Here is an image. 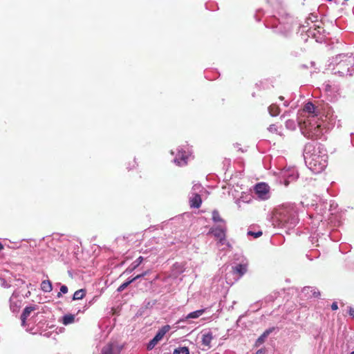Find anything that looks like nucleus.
<instances>
[{
    "mask_svg": "<svg viewBox=\"0 0 354 354\" xmlns=\"http://www.w3.org/2000/svg\"><path fill=\"white\" fill-rule=\"evenodd\" d=\"M301 114L304 117L299 122L301 133L310 139H319L326 132L323 126V118L320 111L314 104L307 102L304 106Z\"/></svg>",
    "mask_w": 354,
    "mask_h": 354,
    "instance_id": "f257e3e1",
    "label": "nucleus"
},
{
    "mask_svg": "<svg viewBox=\"0 0 354 354\" xmlns=\"http://www.w3.org/2000/svg\"><path fill=\"white\" fill-rule=\"evenodd\" d=\"M303 155L306 165L314 174L321 173L327 166L328 156L321 144L306 143Z\"/></svg>",
    "mask_w": 354,
    "mask_h": 354,
    "instance_id": "f03ea898",
    "label": "nucleus"
},
{
    "mask_svg": "<svg viewBox=\"0 0 354 354\" xmlns=\"http://www.w3.org/2000/svg\"><path fill=\"white\" fill-rule=\"evenodd\" d=\"M275 218L281 227L291 229L299 222L297 209L294 204H286L277 209Z\"/></svg>",
    "mask_w": 354,
    "mask_h": 354,
    "instance_id": "7ed1b4c3",
    "label": "nucleus"
},
{
    "mask_svg": "<svg viewBox=\"0 0 354 354\" xmlns=\"http://www.w3.org/2000/svg\"><path fill=\"white\" fill-rule=\"evenodd\" d=\"M333 71L339 76H351L354 66V57L347 54H339L333 59Z\"/></svg>",
    "mask_w": 354,
    "mask_h": 354,
    "instance_id": "20e7f679",
    "label": "nucleus"
},
{
    "mask_svg": "<svg viewBox=\"0 0 354 354\" xmlns=\"http://www.w3.org/2000/svg\"><path fill=\"white\" fill-rule=\"evenodd\" d=\"M323 118V126L327 131L328 129L333 128L336 124L340 127L339 120H337V116L334 113L332 110H328L325 115L321 113Z\"/></svg>",
    "mask_w": 354,
    "mask_h": 354,
    "instance_id": "39448f33",
    "label": "nucleus"
},
{
    "mask_svg": "<svg viewBox=\"0 0 354 354\" xmlns=\"http://www.w3.org/2000/svg\"><path fill=\"white\" fill-rule=\"evenodd\" d=\"M298 176L297 170L295 167H290L281 171V181L285 186H288L291 182L297 180Z\"/></svg>",
    "mask_w": 354,
    "mask_h": 354,
    "instance_id": "423d86ee",
    "label": "nucleus"
},
{
    "mask_svg": "<svg viewBox=\"0 0 354 354\" xmlns=\"http://www.w3.org/2000/svg\"><path fill=\"white\" fill-rule=\"evenodd\" d=\"M254 192L257 198L260 200L265 201L270 198V187L265 183H257L254 187Z\"/></svg>",
    "mask_w": 354,
    "mask_h": 354,
    "instance_id": "0eeeda50",
    "label": "nucleus"
},
{
    "mask_svg": "<svg viewBox=\"0 0 354 354\" xmlns=\"http://www.w3.org/2000/svg\"><path fill=\"white\" fill-rule=\"evenodd\" d=\"M189 156L188 151H185L182 147L178 148L173 161L176 165L184 166L187 163Z\"/></svg>",
    "mask_w": 354,
    "mask_h": 354,
    "instance_id": "6e6552de",
    "label": "nucleus"
},
{
    "mask_svg": "<svg viewBox=\"0 0 354 354\" xmlns=\"http://www.w3.org/2000/svg\"><path fill=\"white\" fill-rule=\"evenodd\" d=\"M232 274L235 275V279L238 280L242 277L248 271V263L242 262L241 263L236 264L232 268Z\"/></svg>",
    "mask_w": 354,
    "mask_h": 354,
    "instance_id": "1a4fd4ad",
    "label": "nucleus"
},
{
    "mask_svg": "<svg viewBox=\"0 0 354 354\" xmlns=\"http://www.w3.org/2000/svg\"><path fill=\"white\" fill-rule=\"evenodd\" d=\"M273 28L275 29V32L277 33L282 34L283 35H288L292 31V25L290 23H282L279 21V23L272 26Z\"/></svg>",
    "mask_w": 354,
    "mask_h": 354,
    "instance_id": "9d476101",
    "label": "nucleus"
},
{
    "mask_svg": "<svg viewBox=\"0 0 354 354\" xmlns=\"http://www.w3.org/2000/svg\"><path fill=\"white\" fill-rule=\"evenodd\" d=\"M10 309L13 313H17L21 306V301L19 299L18 295L13 292L10 298Z\"/></svg>",
    "mask_w": 354,
    "mask_h": 354,
    "instance_id": "9b49d317",
    "label": "nucleus"
},
{
    "mask_svg": "<svg viewBox=\"0 0 354 354\" xmlns=\"http://www.w3.org/2000/svg\"><path fill=\"white\" fill-rule=\"evenodd\" d=\"M216 239L225 236L227 232L226 224H218L210 229L209 231Z\"/></svg>",
    "mask_w": 354,
    "mask_h": 354,
    "instance_id": "f8f14e48",
    "label": "nucleus"
},
{
    "mask_svg": "<svg viewBox=\"0 0 354 354\" xmlns=\"http://www.w3.org/2000/svg\"><path fill=\"white\" fill-rule=\"evenodd\" d=\"M120 350L115 344L110 343L102 348L101 354H120Z\"/></svg>",
    "mask_w": 354,
    "mask_h": 354,
    "instance_id": "ddd939ff",
    "label": "nucleus"
},
{
    "mask_svg": "<svg viewBox=\"0 0 354 354\" xmlns=\"http://www.w3.org/2000/svg\"><path fill=\"white\" fill-rule=\"evenodd\" d=\"M213 334L210 330H204L202 332V344L208 348L211 347V342L213 339Z\"/></svg>",
    "mask_w": 354,
    "mask_h": 354,
    "instance_id": "4468645a",
    "label": "nucleus"
},
{
    "mask_svg": "<svg viewBox=\"0 0 354 354\" xmlns=\"http://www.w3.org/2000/svg\"><path fill=\"white\" fill-rule=\"evenodd\" d=\"M37 308L36 305L26 306L21 315V326H24L26 319L30 316V313Z\"/></svg>",
    "mask_w": 354,
    "mask_h": 354,
    "instance_id": "2eb2a0df",
    "label": "nucleus"
},
{
    "mask_svg": "<svg viewBox=\"0 0 354 354\" xmlns=\"http://www.w3.org/2000/svg\"><path fill=\"white\" fill-rule=\"evenodd\" d=\"M148 272H142V274H138L137 276H136L135 277L131 279H129L128 281L124 282L123 283H122L117 289V291L118 292H122L125 288H127V286L131 283L132 282L136 281L137 279L142 277H145V275H147Z\"/></svg>",
    "mask_w": 354,
    "mask_h": 354,
    "instance_id": "dca6fc26",
    "label": "nucleus"
},
{
    "mask_svg": "<svg viewBox=\"0 0 354 354\" xmlns=\"http://www.w3.org/2000/svg\"><path fill=\"white\" fill-rule=\"evenodd\" d=\"M204 313H205V309H200V310H195L194 312L189 313L185 317L180 319L177 323H180L181 322H185L189 319H197L199 317H201Z\"/></svg>",
    "mask_w": 354,
    "mask_h": 354,
    "instance_id": "f3484780",
    "label": "nucleus"
},
{
    "mask_svg": "<svg viewBox=\"0 0 354 354\" xmlns=\"http://www.w3.org/2000/svg\"><path fill=\"white\" fill-rule=\"evenodd\" d=\"M189 203L191 207L199 208L202 203L201 194L189 195Z\"/></svg>",
    "mask_w": 354,
    "mask_h": 354,
    "instance_id": "a211bd4d",
    "label": "nucleus"
},
{
    "mask_svg": "<svg viewBox=\"0 0 354 354\" xmlns=\"http://www.w3.org/2000/svg\"><path fill=\"white\" fill-rule=\"evenodd\" d=\"M274 328H270L267 330H266L256 340L254 346L256 347L259 346L262 344L264 343L266 338L268 337V335L274 330Z\"/></svg>",
    "mask_w": 354,
    "mask_h": 354,
    "instance_id": "6ab92c4d",
    "label": "nucleus"
},
{
    "mask_svg": "<svg viewBox=\"0 0 354 354\" xmlns=\"http://www.w3.org/2000/svg\"><path fill=\"white\" fill-rule=\"evenodd\" d=\"M170 328L171 327L169 325L163 326L158 330L154 337L160 342L164 337L165 334L170 330Z\"/></svg>",
    "mask_w": 354,
    "mask_h": 354,
    "instance_id": "aec40b11",
    "label": "nucleus"
},
{
    "mask_svg": "<svg viewBox=\"0 0 354 354\" xmlns=\"http://www.w3.org/2000/svg\"><path fill=\"white\" fill-rule=\"evenodd\" d=\"M212 219L214 223L218 224H226V221L221 216L218 210L214 209L212 213Z\"/></svg>",
    "mask_w": 354,
    "mask_h": 354,
    "instance_id": "412c9836",
    "label": "nucleus"
},
{
    "mask_svg": "<svg viewBox=\"0 0 354 354\" xmlns=\"http://www.w3.org/2000/svg\"><path fill=\"white\" fill-rule=\"evenodd\" d=\"M302 292L306 295H309L314 297H317L320 295V293L316 288L312 287H304L302 290Z\"/></svg>",
    "mask_w": 354,
    "mask_h": 354,
    "instance_id": "4be33fe9",
    "label": "nucleus"
},
{
    "mask_svg": "<svg viewBox=\"0 0 354 354\" xmlns=\"http://www.w3.org/2000/svg\"><path fill=\"white\" fill-rule=\"evenodd\" d=\"M75 319V316L74 315L66 314L62 317V323L64 325L67 326L68 324L74 323Z\"/></svg>",
    "mask_w": 354,
    "mask_h": 354,
    "instance_id": "5701e85b",
    "label": "nucleus"
},
{
    "mask_svg": "<svg viewBox=\"0 0 354 354\" xmlns=\"http://www.w3.org/2000/svg\"><path fill=\"white\" fill-rule=\"evenodd\" d=\"M41 290L44 292H50L53 290L52 283L49 280H44L41 283Z\"/></svg>",
    "mask_w": 354,
    "mask_h": 354,
    "instance_id": "b1692460",
    "label": "nucleus"
},
{
    "mask_svg": "<svg viewBox=\"0 0 354 354\" xmlns=\"http://www.w3.org/2000/svg\"><path fill=\"white\" fill-rule=\"evenodd\" d=\"M204 188L200 183H194L192 186L189 195L201 194Z\"/></svg>",
    "mask_w": 354,
    "mask_h": 354,
    "instance_id": "393cba45",
    "label": "nucleus"
},
{
    "mask_svg": "<svg viewBox=\"0 0 354 354\" xmlns=\"http://www.w3.org/2000/svg\"><path fill=\"white\" fill-rule=\"evenodd\" d=\"M268 111L271 116L274 117L279 114V107L276 104H272L268 107Z\"/></svg>",
    "mask_w": 354,
    "mask_h": 354,
    "instance_id": "a878e982",
    "label": "nucleus"
},
{
    "mask_svg": "<svg viewBox=\"0 0 354 354\" xmlns=\"http://www.w3.org/2000/svg\"><path fill=\"white\" fill-rule=\"evenodd\" d=\"M217 239H218V241H217L216 245L218 247L225 246L223 249H225V248H231V245L226 239V236H222Z\"/></svg>",
    "mask_w": 354,
    "mask_h": 354,
    "instance_id": "bb28decb",
    "label": "nucleus"
},
{
    "mask_svg": "<svg viewBox=\"0 0 354 354\" xmlns=\"http://www.w3.org/2000/svg\"><path fill=\"white\" fill-rule=\"evenodd\" d=\"M86 295V290L84 289H80L75 292L73 296V300H79L83 299Z\"/></svg>",
    "mask_w": 354,
    "mask_h": 354,
    "instance_id": "cd10ccee",
    "label": "nucleus"
},
{
    "mask_svg": "<svg viewBox=\"0 0 354 354\" xmlns=\"http://www.w3.org/2000/svg\"><path fill=\"white\" fill-rule=\"evenodd\" d=\"M173 354H189V350L186 346H180L174 349Z\"/></svg>",
    "mask_w": 354,
    "mask_h": 354,
    "instance_id": "c85d7f7f",
    "label": "nucleus"
},
{
    "mask_svg": "<svg viewBox=\"0 0 354 354\" xmlns=\"http://www.w3.org/2000/svg\"><path fill=\"white\" fill-rule=\"evenodd\" d=\"M286 127L290 130H295L297 127V123L294 120H288L285 123Z\"/></svg>",
    "mask_w": 354,
    "mask_h": 354,
    "instance_id": "c756f323",
    "label": "nucleus"
},
{
    "mask_svg": "<svg viewBox=\"0 0 354 354\" xmlns=\"http://www.w3.org/2000/svg\"><path fill=\"white\" fill-rule=\"evenodd\" d=\"M159 341L153 337L147 344V349L152 350Z\"/></svg>",
    "mask_w": 354,
    "mask_h": 354,
    "instance_id": "7c9ffc66",
    "label": "nucleus"
},
{
    "mask_svg": "<svg viewBox=\"0 0 354 354\" xmlns=\"http://www.w3.org/2000/svg\"><path fill=\"white\" fill-rule=\"evenodd\" d=\"M68 292V287L65 285H62L60 287V292L57 294V297L59 298L62 297V294H66Z\"/></svg>",
    "mask_w": 354,
    "mask_h": 354,
    "instance_id": "2f4dec72",
    "label": "nucleus"
},
{
    "mask_svg": "<svg viewBox=\"0 0 354 354\" xmlns=\"http://www.w3.org/2000/svg\"><path fill=\"white\" fill-rule=\"evenodd\" d=\"M143 261L142 257H139L136 260L132 263L133 269L137 268Z\"/></svg>",
    "mask_w": 354,
    "mask_h": 354,
    "instance_id": "473e14b6",
    "label": "nucleus"
},
{
    "mask_svg": "<svg viewBox=\"0 0 354 354\" xmlns=\"http://www.w3.org/2000/svg\"><path fill=\"white\" fill-rule=\"evenodd\" d=\"M248 235L253 236L254 238H259V237H260L262 235V232L261 231H258L257 232H254L252 231H248Z\"/></svg>",
    "mask_w": 354,
    "mask_h": 354,
    "instance_id": "72a5a7b5",
    "label": "nucleus"
},
{
    "mask_svg": "<svg viewBox=\"0 0 354 354\" xmlns=\"http://www.w3.org/2000/svg\"><path fill=\"white\" fill-rule=\"evenodd\" d=\"M250 200H245L243 199V196H241L239 198H237L235 201L236 204L239 206V207H241V203H248Z\"/></svg>",
    "mask_w": 354,
    "mask_h": 354,
    "instance_id": "f704fd0d",
    "label": "nucleus"
},
{
    "mask_svg": "<svg viewBox=\"0 0 354 354\" xmlns=\"http://www.w3.org/2000/svg\"><path fill=\"white\" fill-rule=\"evenodd\" d=\"M268 130L270 132H275V131H277V127H276V126L274 124H271L268 127Z\"/></svg>",
    "mask_w": 354,
    "mask_h": 354,
    "instance_id": "c9c22d12",
    "label": "nucleus"
},
{
    "mask_svg": "<svg viewBox=\"0 0 354 354\" xmlns=\"http://www.w3.org/2000/svg\"><path fill=\"white\" fill-rule=\"evenodd\" d=\"M308 35L310 37V36H312V37H315V30H308Z\"/></svg>",
    "mask_w": 354,
    "mask_h": 354,
    "instance_id": "e433bc0d",
    "label": "nucleus"
},
{
    "mask_svg": "<svg viewBox=\"0 0 354 354\" xmlns=\"http://www.w3.org/2000/svg\"><path fill=\"white\" fill-rule=\"evenodd\" d=\"M331 309L333 310H336L338 309V306L337 302H333L331 305Z\"/></svg>",
    "mask_w": 354,
    "mask_h": 354,
    "instance_id": "4c0bfd02",
    "label": "nucleus"
},
{
    "mask_svg": "<svg viewBox=\"0 0 354 354\" xmlns=\"http://www.w3.org/2000/svg\"><path fill=\"white\" fill-rule=\"evenodd\" d=\"M348 313L351 316H352L353 317H354V308H352V307H349V309H348Z\"/></svg>",
    "mask_w": 354,
    "mask_h": 354,
    "instance_id": "58836bf2",
    "label": "nucleus"
},
{
    "mask_svg": "<svg viewBox=\"0 0 354 354\" xmlns=\"http://www.w3.org/2000/svg\"><path fill=\"white\" fill-rule=\"evenodd\" d=\"M1 286L4 288L10 287V285H8L4 280L2 281Z\"/></svg>",
    "mask_w": 354,
    "mask_h": 354,
    "instance_id": "ea45409f",
    "label": "nucleus"
},
{
    "mask_svg": "<svg viewBox=\"0 0 354 354\" xmlns=\"http://www.w3.org/2000/svg\"><path fill=\"white\" fill-rule=\"evenodd\" d=\"M325 89H326V91L327 92H329V91H330V89H331V86H330V85H328V84H326V88H325Z\"/></svg>",
    "mask_w": 354,
    "mask_h": 354,
    "instance_id": "a19ab883",
    "label": "nucleus"
},
{
    "mask_svg": "<svg viewBox=\"0 0 354 354\" xmlns=\"http://www.w3.org/2000/svg\"><path fill=\"white\" fill-rule=\"evenodd\" d=\"M3 249V245L0 243V251H1Z\"/></svg>",
    "mask_w": 354,
    "mask_h": 354,
    "instance_id": "79ce46f5",
    "label": "nucleus"
},
{
    "mask_svg": "<svg viewBox=\"0 0 354 354\" xmlns=\"http://www.w3.org/2000/svg\"><path fill=\"white\" fill-rule=\"evenodd\" d=\"M283 105H284L285 106H288L289 105V103H288V102H285L283 103Z\"/></svg>",
    "mask_w": 354,
    "mask_h": 354,
    "instance_id": "37998d69",
    "label": "nucleus"
},
{
    "mask_svg": "<svg viewBox=\"0 0 354 354\" xmlns=\"http://www.w3.org/2000/svg\"><path fill=\"white\" fill-rule=\"evenodd\" d=\"M30 295V291H28V292L26 293V297H28Z\"/></svg>",
    "mask_w": 354,
    "mask_h": 354,
    "instance_id": "c03bdc74",
    "label": "nucleus"
},
{
    "mask_svg": "<svg viewBox=\"0 0 354 354\" xmlns=\"http://www.w3.org/2000/svg\"><path fill=\"white\" fill-rule=\"evenodd\" d=\"M243 317V315L239 316V319H238L237 322H239V321H240V319H241Z\"/></svg>",
    "mask_w": 354,
    "mask_h": 354,
    "instance_id": "a18cd8bd",
    "label": "nucleus"
},
{
    "mask_svg": "<svg viewBox=\"0 0 354 354\" xmlns=\"http://www.w3.org/2000/svg\"><path fill=\"white\" fill-rule=\"evenodd\" d=\"M227 283L232 284V283H233V282H232V281H227Z\"/></svg>",
    "mask_w": 354,
    "mask_h": 354,
    "instance_id": "49530a36",
    "label": "nucleus"
},
{
    "mask_svg": "<svg viewBox=\"0 0 354 354\" xmlns=\"http://www.w3.org/2000/svg\"><path fill=\"white\" fill-rule=\"evenodd\" d=\"M279 99H280L281 100H283V96H280V97H279Z\"/></svg>",
    "mask_w": 354,
    "mask_h": 354,
    "instance_id": "de8ad7c7",
    "label": "nucleus"
},
{
    "mask_svg": "<svg viewBox=\"0 0 354 354\" xmlns=\"http://www.w3.org/2000/svg\"><path fill=\"white\" fill-rule=\"evenodd\" d=\"M285 115H286V113H284L283 115H281V118H282V117H283V118H284V117H285Z\"/></svg>",
    "mask_w": 354,
    "mask_h": 354,
    "instance_id": "09e8293b",
    "label": "nucleus"
},
{
    "mask_svg": "<svg viewBox=\"0 0 354 354\" xmlns=\"http://www.w3.org/2000/svg\"><path fill=\"white\" fill-rule=\"evenodd\" d=\"M171 153L172 155H174V152L173 151H171Z\"/></svg>",
    "mask_w": 354,
    "mask_h": 354,
    "instance_id": "8fccbe9b",
    "label": "nucleus"
},
{
    "mask_svg": "<svg viewBox=\"0 0 354 354\" xmlns=\"http://www.w3.org/2000/svg\"><path fill=\"white\" fill-rule=\"evenodd\" d=\"M351 354H354V351L351 353Z\"/></svg>",
    "mask_w": 354,
    "mask_h": 354,
    "instance_id": "3c124183",
    "label": "nucleus"
}]
</instances>
